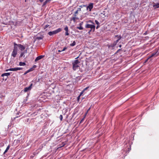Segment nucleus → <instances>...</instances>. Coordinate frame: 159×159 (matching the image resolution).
<instances>
[{
	"label": "nucleus",
	"mask_w": 159,
	"mask_h": 159,
	"mask_svg": "<svg viewBox=\"0 0 159 159\" xmlns=\"http://www.w3.org/2000/svg\"><path fill=\"white\" fill-rule=\"evenodd\" d=\"M49 26V25H45L44 27V29H45L46 28L48 27Z\"/></svg>",
	"instance_id": "c756f323"
},
{
	"label": "nucleus",
	"mask_w": 159,
	"mask_h": 159,
	"mask_svg": "<svg viewBox=\"0 0 159 159\" xmlns=\"http://www.w3.org/2000/svg\"><path fill=\"white\" fill-rule=\"evenodd\" d=\"M44 55H40V56H39L38 57H37L35 59V61H39V60L41 59L43 57H44Z\"/></svg>",
	"instance_id": "0eeeda50"
},
{
	"label": "nucleus",
	"mask_w": 159,
	"mask_h": 159,
	"mask_svg": "<svg viewBox=\"0 0 159 159\" xmlns=\"http://www.w3.org/2000/svg\"><path fill=\"white\" fill-rule=\"evenodd\" d=\"M85 5H81V6H80L79 7H80L81 8H82L83 7H85Z\"/></svg>",
	"instance_id": "a19ab883"
},
{
	"label": "nucleus",
	"mask_w": 159,
	"mask_h": 159,
	"mask_svg": "<svg viewBox=\"0 0 159 159\" xmlns=\"http://www.w3.org/2000/svg\"><path fill=\"white\" fill-rule=\"evenodd\" d=\"M78 19V18L76 17V16H74L72 18H70V20H73L74 22H75L76 21V19Z\"/></svg>",
	"instance_id": "4468645a"
},
{
	"label": "nucleus",
	"mask_w": 159,
	"mask_h": 159,
	"mask_svg": "<svg viewBox=\"0 0 159 159\" xmlns=\"http://www.w3.org/2000/svg\"><path fill=\"white\" fill-rule=\"evenodd\" d=\"M23 52L25 53V54L27 52V49L25 50Z\"/></svg>",
	"instance_id": "ea45409f"
},
{
	"label": "nucleus",
	"mask_w": 159,
	"mask_h": 159,
	"mask_svg": "<svg viewBox=\"0 0 159 159\" xmlns=\"http://www.w3.org/2000/svg\"><path fill=\"white\" fill-rule=\"evenodd\" d=\"M78 11L77 10L75 12L74 16H76V14H78Z\"/></svg>",
	"instance_id": "cd10ccee"
},
{
	"label": "nucleus",
	"mask_w": 159,
	"mask_h": 159,
	"mask_svg": "<svg viewBox=\"0 0 159 159\" xmlns=\"http://www.w3.org/2000/svg\"><path fill=\"white\" fill-rule=\"evenodd\" d=\"M116 44H117V43H116V42H115H115L113 43V46H116Z\"/></svg>",
	"instance_id": "2f4dec72"
},
{
	"label": "nucleus",
	"mask_w": 159,
	"mask_h": 159,
	"mask_svg": "<svg viewBox=\"0 0 159 159\" xmlns=\"http://www.w3.org/2000/svg\"><path fill=\"white\" fill-rule=\"evenodd\" d=\"M61 28H59L58 29H57V30H55V31L56 32V34L58 33V32H60L61 31Z\"/></svg>",
	"instance_id": "aec40b11"
},
{
	"label": "nucleus",
	"mask_w": 159,
	"mask_h": 159,
	"mask_svg": "<svg viewBox=\"0 0 159 159\" xmlns=\"http://www.w3.org/2000/svg\"><path fill=\"white\" fill-rule=\"evenodd\" d=\"M10 148V146L9 145H8V146L7 147L6 150L4 152H3V154H5L6 152H7L8 150Z\"/></svg>",
	"instance_id": "dca6fc26"
},
{
	"label": "nucleus",
	"mask_w": 159,
	"mask_h": 159,
	"mask_svg": "<svg viewBox=\"0 0 159 159\" xmlns=\"http://www.w3.org/2000/svg\"><path fill=\"white\" fill-rule=\"evenodd\" d=\"M14 46L16 47H18L20 49V50L21 51H22L24 50L25 49V47L23 45H21V44H17L16 43H14Z\"/></svg>",
	"instance_id": "7ed1b4c3"
},
{
	"label": "nucleus",
	"mask_w": 159,
	"mask_h": 159,
	"mask_svg": "<svg viewBox=\"0 0 159 159\" xmlns=\"http://www.w3.org/2000/svg\"><path fill=\"white\" fill-rule=\"evenodd\" d=\"M12 68V71H15L18 70H20L22 69V67H16L15 68Z\"/></svg>",
	"instance_id": "1a4fd4ad"
},
{
	"label": "nucleus",
	"mask_w": 159,
	"mask_h": 159,
	"mask_svg": "<svg viewBox=\"0 0 159 159\" xmlns=\"http://www.w3.org/2000/svg\"><path fill=\"white\" fill-rule=\"evenodd\" d=\"M80 96H79L77 97V101H78V102H79V100H80Z\"/></svg>",
	"instance_id": "7c9ffc66"
},
{
	"label": "nucleus",
	"mask_w": 159,
	"mask_h": 159,
	"mask_svg": "<svg viewBox=\"0 0 159 159\" xmlns=\"http://www.w3.org/2000/svg\"><path fill=\"white\" fill-rule=\"evenodd\" d=\"M51 0H46L43 3L42 6H45L48 2Z\"/></svg>",
	"instance_id": "6ab92c4d"
},
{
	"label": "nucleus",
	"mask_w": 159,
	"mask_h": 159,
	"mask_svg": "<svg viewBox=\"0 0 159 159\" xmlns=\"http://www.w3.org/2000/svg\"><path fill=\"white\" fill-rule=\"evenodd\" d=\"M17 47L14 46V49L11 53V56L14 57H16V56L17 54Z\"/></svg>",
	"instance_id": "f03ea898"
},
{
	"label": "nucleus",
	"mask_w": 159,
	"mask_h": 159,
	"mask_svg": "<svg viewBox=\"0 0 159 159\" xmlns=\"http://www.w3.org/2000/svg\"><path fill=\"white\" fill-rule=\"evenodd\" d=\"M76 44V42L75 41H74L73 43L71 44H70V45L71 46H75Z\"/></svg>",
	"instance_id": "4be33fe9"
},
{
	"label": "nucleus",
	"mask_w": 159,
	"mask_h": 159,
	"mask_svg": "<svg viewBox=\"0 0 159 159\" xmlns=\"http://www.w3.org/2000/svg\"><path fill=\"white\" fill-rule=\"evenodd\" d=\"M26 64L25 63L22 62H19V65L20 66H24Z\"/></svg>",
	"instance_id": "412c9836"
},
{
	"label": "nucleus",
	"mask_w": 159,
	"mask_h": 159,
	"mask_svg": "<svg viewBox=\"0 0 159 159\" xmlns=\"http://www.w3.org/2000/svg\"><path fill=\"white\" fill-rule=\"evenodd\" d=\"M83 99H84V98H82V100Z\"/></svg>",
	"instance_id": "8fccbe9b"
},
{
	"label": "nucleus",
	"mask_w": 159,
	"mask_h": 159,
	"mask_svg": "<svg viewBox=\"0 0 159 159\" xmlns=\"http://www.w3.org/2000/svg\"><path fill=\"white\" fill-rule=\"evenodd\" d=\"M33 68H30V69H29V70H27L25 73L24 74V75H26V74H27V73L30 72V71H33Z\"/></svg>",
	"instance_id": "ddd939ff"
},
{
	"label": "nucleus",
	"mask_w": 159,
	"mask_h": 159,
	"mask_svg": "<svg viewBox=\"0 0 159 159\" xmlns=\"http://www.w3.org/2000/svg\"><path fill=\"white\" fill-rule=\"evenodd\" d=\"M6 71H12V68H11L9 69H7L6 70Z\"/></svg>",
	"instance_id": "bb28decb"
},
{
	"label": "nucleus",
	"mask_w": 159,
	"mask_h": 159,
	"mask_svg": "<svg viewBox=\"0 0 159 159\" xmlns=\"http://www.w3.org/2000/svg\"><path fill=\"white\" fill-rule=\"evenodd\" d=\"M95 22L96 24L97 25H99L100 23L98 20H95Z\"/></svg>",
	"instance_id": "a878e982"
},
{
	"label": "nucleus",
	"mask_w": 159,
	"mask_h": 159,
	"mask_svg": "<svg viewBox=\"0 0 159 159\" xmlns=\"http://www.w3.org/2000/svg\"><path fill=\"white\" fill-rule=\"evenodd\" d=\"M58 52H62V51H61V50H58Z\"/></svg>",
	"instance_id": "a18cd8bd"
},
{
	"label": "nucleus",
	"mask_w": 159,
	"mask_h": 159,
	"mask_svg": "<svg viewBox=\"0 0 159 159\" xmlns=\"http://www.w3.org/2000/svg\"><path fill=\"white\" fill-rule=\"evenodd\" d=\"M64 30L66 31L65 35H68L69 34V33H68V27L67 26H66Z\"/></svg>",
	"instance_id": "6e6552de"
},
{
	"label": "nucleus",
	"mask_w": 159,
	"mask_h": 159,
	"mask_svg": "<svg viewBox=\"0 0 159 159\" xmlns=\"http://www.w3.org/2000/svg\"><path fill=\"white\" fill-rule=\"evenodd\" d=\"M84 91H82L80 93V94L79 96H80L84 92Z\"/></svg>",
	"instance_id": "473e14b6"
},
{
	"label": "nucleus",
	"mask_w": 159,
	"mask_h": 159,
	"mask_svg": "<svg viewBox=\"0 0 159 159\" xmlns=\"http://www.w3.org/2000/svg\"><path fill=\"white\" fill-rule=\"evenodd\" d=\"M24 54L25 53L23 52H22L20 54V57H25Z\"/></svg>",
	"instance_id": "5701e85b"
},
{
	"label": "nucleus",
	"mask_w": 159,
	"mask_h": 159,
	"mask_svg": "<svg viewBox=\"0 0 159 159\" xmlns=\"http://www.w3.org/2000/svg\"><path fill=\"white\" fill-rule=\"evenodd\" d=\"M120 36H121L120 35L119 36L118 35H116L115 36V37H117V38L118 39H119Z\"/></svg>",
	"instance_id": "e433bc0d"
},
{
	"label": "nucleus",
	"mask_w": 159,
	"mask_h": 159,
	"mask_svg": "<svg viewBox=\"0 0 159 159\" xmlns=\"http://www.w3.org/2000/svg\"><path fill=\"white\" fill-rule=\"evenodd\" d=\"M73 69L74 70H75L77 69L78 67H80L78 64H72Z\"/></svg>",
	"instance_id": "423d86ee"
},
{
	"label": "nucleus",
	"mask_w": 159,
	"mask_h": 159,
	"mask_svg": "<svg viewBox=\"0 0 159 159\" xmlns=\"http://www.w3.org/2000/svg\"><path fill=\"white\" fill-rule=\"evenodd\" d=\"M60 119L61 120H62L63 119V116L62 115H61L59 116Z\"/></svg>",
	"instance_id": "c85d7f7f"
},
{
	"label": "nucleus",
	"mask_w": 159,
	"mask_h": 159,
	"mask_svg": "<svg viewBox=\"0 0 159 159\" xmlns=\"http://www.w3.org/2000/svg\"><path fill=\"white\" fill-rule=\"evenodd\" d=\"M44 0H39V1L41 2H43L44 1Z\"/></svg>",
	"instance_id": "37998d69"
},
{
	"label": "nucleus",
	"mask_w": 159,
	"mask_h": 159,
	"mask_svg": "<svg viewBox=\"0 0 159 159\" xmlns=\"http://www.w3.org/2000/svg\"><path fill=\"white\" fill-rule=\"evenodd\" d=\"M67 49V48L66 47H64L62 50H61V51H65L66 49Z\"/></svg>",
	"instance_id": "72a5a7b5"
},
{
	"label": "nucleus",
	"mask_w": 159,
	"mask_h": 159,
	"mask_svg": "<svg viewBox=\"0 0 159 159\" xmlns=\"http://www.w3.org/2000/svg\"><path fill=\"white\" fill-rule=\"evenodd\" d=\"M76 28L78 29H79L80 30H82L83 29V27H82V26H80V27H77Z\"/></svg>",
	"instance_id": "b1692460"
},
{
	"label": "nucleus",
	"mask_w": 159,
	"mask_h": 159,
	"mask_svg": "<svg viewBox=\"0 0 159 159\" xmlns=\"http://www.w3.org/2000/svg\"><path fill=\"white\" fill-rule=\"evenodd\" d=\"M121 38V36H120L119 39H118L116 41H115L116 43H117L119 41L120 39Z\"/></svg>",
	"instance_id": "393cba45"
},
{
	"label": "nucleus",
	"mask_w": 159,
	"mask_h": 159,
	"mask_svg": "<svg viewBox=\"0 0 159 159\" xmlns=\"http://www.w3.org/2000/svg\"><path fill=\"white\" fill-rule=\"evenodd\" d=\"M120 50H121L120 49H118V50L117 51V52H118L119 51H120Z\"/></svg>",
	"instance_id": "c03bdc74"
},
{
	"label": "nucleus",
	"mask_w": 159,
	"mask_h": 159,
	"mask_svg": "<svg viewBox=\"0 0 159 159\" xmlns=\"http://www.w3.org/2000/svg\"><path fill=\"white\" fill-rule=\"evenodd\" d=\"M100 27L99 25H98L96 27V29H98Z\"/></svg>",
	"instance_id": "79ce46f5"
},
{
	"label": "nucleus",
	"mask_w": 159,
	"mask_h": 159,
	"mask_svg": "<svg viewBox=\"0 0 159 159\" xmlns=\"http://www.w3.org/2000/svg\"><path fill=\"white\" fill-rule=\"evenodd\" d=\"M36 66L35 65V66H34L33 67H35Z\"/></svg>",
	"instance_id": "09e8293b"
},
{
	"label": "nucleus",
	"mask_w": 159,
	"mask_h": 159,
	"mask_svg": "<svg viewBox=\"0 0 159 159\" xmlns=\"http://www.w3.org/2000/svg\"><path fill=\"white\" fill-rule=\"evenodd\" d=\"M153 7H155L156 8H158L159 7V3H154V5H153Z\"/></svg>",
	"instance_id": "2eb2a0df"
},
{
	"label": "nucleus",
	"mask_w": 159,
	"mask_h": 159,
	"mask_svg": "<svg viewBox=\"0 0 159 159\" xmlns=\"http://www.w3.org/2000/svg\"><path fill=\"white\" fill-rule=\"evenodd\" d=\"M83 22H81L80 24H79V25L80 26H82V25H83Z\"/></svg>",
	"instance_id": "f704fd0d"
},
{
	"label": "nucleus",
	"mask_w": 159,
	"mask_h": 159,
	"mask_svg": "<svg viewBox=\"0 0 159 159\" xmlns=\"http://www.w3.org/2000/svg\"><path fill=\"white\" fill-rule=\"evenodd\" d=\"M10 75V73H4L2 74L1 75V76L2 77H3L5 76H8Z\"/></svg>",
	"instance_id": "9b49d317"
},
{
	"label": "nucleus",
	"mask_w": 159,
	"mask_h": 159,
	"mask_svg": "<svg viewBox=\"0 0 159 159\" xmlns=\"http://www.w3.org/2000/svg\"><path fill=\"white\" fill-rule=\"evenodd\" d=\"M80 63V62L78 60H75L74 62L72 63V64H78V63Z\"/></svg>",
	"instance_id": "a211bd4d"
},
{
	"label": "nucleus",
	"mask_w": 159,
	"mask_h": 159,
	"mask_svg": "<svg viewBox=\"0 0 159 159\" xmlns=\"http://www.w3.org/2000/svg\"><path fill=\"white\" fill-rule=\"evenodd\" d=\"M90 107H89V109L85 113V115H86V114L87 113L88 111L90 110Z\"/></svg>",
	"instance_id": "4c0bfd02"
},
{
	"label": "nucleus",
	"mask_w": 159,
	"mask_h": 159,
	"mask_svg": "<svg viewBox=\"0 0 159 159\" xmlns=\"http://www.w3.org/2000/svg\"><path fill=\"white\" fill-rule=\"evenodd\" d=\"M93 3H90L89 6L87 7V10L89 9V11H90L91 10V9L93 8Z\"/></svg>",
	"instance_id": "39448f33"
},
{
	"label": "nucleus",
	"mask_w": 159,
	"mask_h": 159,
	"mask_svg": "<svg viewBox=\"0 0 159 159\" xmlns=\"http://www.w3.org/2000/svg\"><path fill=\"white\" fill-rule=\"evenodd\" d=\"M56 34L55 30L53 31H50L48 33V34L50 36H52L53 34Z\"/></svg>",
	"instance_id": "9d476101"
},
{
	"label": "nucleus",
	"mask_w": 159,
	"mask_h": 159,
	"mask_svg": "<svg viewBox=\"0 0 159 159\" xmlns=\"http://www.w3.org/2000/svg\"><path fill=\"white\" fill-rule=\"evenodd\" d=\"M157 53V52H154V53H152L151 54V55L150 56V57L146 60V61H147L149 58L152 57L155 55H156V56H157V55H156Z\"/></svg>",
	"instance_id": "f8f14e48"
},
{
	"label": "nucleus",
	"mask_w": 159,
	"mask_h": 159,
	"mask_svg": "<svg viewBox=\"0 0 159 159\" xmlns=\"http://www.w3.org/2000/svg\"><path fill=\"white\" fill-rule=\"evenodd\" d=\"M89 88V87H87L86 88H85V89H84V90H83V91H84L85 90H87L88 88Z\"/></svg>",
	"instance_id": "c9c22d12"
},
{
	"label": "nucleus",
	"mask_w": 159,
	"mask_h": 159,
	"mask_svg": "<svg viewBox=\"0 0 159 159\" xmlns=\"http://www.w3.org/2000/svg\"><path fill=\"white\" fill-rule=\"evenodd\" d=\"M119 47L120 48L121 47V45H119Z\"/></svg>",
	"instance_id": "49530a36"
},
{
	"label": "nucleus",
	"mask_w": 159,
	"mask_h": 159,
	"mask_svg": "<svg viewBox=\"0 0 159 159\" xmlns=\"http://www.w3.org/2000/svg\"><path fill=\"white\" fill-rule=\"evenodd\" d=\"M81 8H78V9H77V11H81Z\"/></svg>",
	"instance_id": "58836bf2"
},
{
	"label": "nucleus",
	"mask_w": 159,
	"mask_h": 159,
	"mask_svg": "<svg viewBox=\"0 0 159 159\" xmlns=\"http://www.w3.org/2000/svg\"><path fill=\"white\" fill-rule=\"evenodd\" d=\"M88 22L91 23L92 24H87L85 25V28L88 29V34H90L91 32H93L94 31L95 26L94 23L92 21L90 20L88 21Z\"/></svg>",
	"instance_id": "f257e3e1"
},
{
	"label": "nucleus",
	"mask_w": 159,
	"mask_h": 159,
	"mask_svg": "<svg viewBox=\"0 0 159 159\" xmlns=\"http://www.w3.org/2000/svg\"><path fill=\"white\" fill-rule=\"evenodd\" d=\"M43 35H41L40 36H37L36 38L38 40H41L43 39Z\"/></svg>",
	"instance_id": "f3484780"
},
{
	"label": "nucleus",
	"mask_w": 159,
	"mask_h": 159,
	"mask_svg": "<svg viewBox=\"0 0 159 159\" xmlns=\"http://www.w3.org/2000/svg\"><path fill=\"white\" fill-rule=\"evenodd\" d=\"M32 84H30V85L28 87H25L24 88V91L25 92H27L28 91L30 90L32 88Z\"/></svg>",
	"instance_id": "20e7f679"
},
{
	"label": "nucleus",
	"mask_w": 159,
	"mask_h": 159,
	"mask_svg": "<svg viewBox=\"0 0 159 159\" xmlns=\"http://www.w3.org/2000/svg\"><path fill=\"white\" fill-rule=\"evenodd\" d=\"M79 57H76L75 59H77L79 58Z\"/></svg>",
	"instance_id": "de8ad7c7"
}]
</instances>
